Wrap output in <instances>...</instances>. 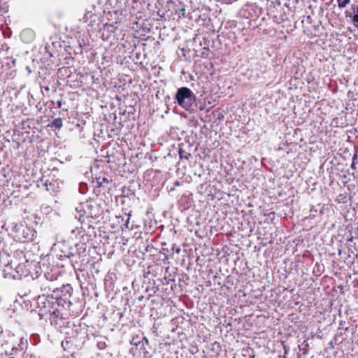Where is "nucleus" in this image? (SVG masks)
Segmentation results:
<instances>
[{"label":"nucleus","instance_id":"nucleus-1","mask_svg":"<svg viewBox=\"0 0 358 358\" xmlns=\"http://www.w3.org/2000/svg\"><path fill=\"white\" fill-rule=\"evenodd\" d=\"M76 217L82 224V229L84 228V226L88 228L92 227L94 223L92 220L99 218L103 213L101 204L94 201H87L78 203L76 207Z\"/></svg>","mask_w":358,"mask_h":358},{"label":"nucleus","instance_id":"nucleus-2","mask_svg":"<svg viewBox=\"0 0 358 358\" xmlns=\"http://www.w3.org/2000/svg\"><path fill=\"white\" fill-rule=\"evenodd\" d=\"M166 252L164 253V257L168 260V264H170L166 268L165 280L166 285H170V288L175 293L178 288V285L176 282L178 274V261L179 259V246L176 243L173 244L171 249H164Z\"/></svg>","mask_w":358,"mask_h":358},{"label":"nucleus","instance_id":"nucleus-3","mask_svg":"<svg viewBox=\"0 0 358 358\" xmlns=\"http://www.w3.org/2000/svg\"><path fill=\"white\" fill-rule=\"evenodd\" d=\"M55 296L53 294H48V296H38V307L39 308V315H45L52 311L55 308Z\"/></svg>","mask_w":358,"mask_h":358},{"label":"nucleus","instance_id":"nucleus-4","mask_svg":"<svg viewBox=\"0 0 358 358\" xmlns=\"http://www.w3.org/2000/svg\"><path fill=\"white\" fill-rule=\"evenodd\" d=\"M177 3H179V0H168L166 3V15L169 18V26L173 27V29H176L174 24L179 21V13H178L179 8Z\"/></svg>","mask_w":358,"mask_h":358},{"label":"nucleus","instance_id":"nucleus-5","mask_svg":"<svg viewBox=\"0 0 358 358\" xmlns=\"http://www.w3.org/2000/svg\"><path fill=\"white\" fill-rule=\"evenodd\" d=\"M194 103L192 91L187 87H180V106L189 110Z\"/></svg>","mask_w":358,"mask_h":358},{"label":"nucleus","instance_id":"nucleus-6","mask_svg":"<svg viewBox=\"0 0 358 358\" xmlns=\"http://www.w3.org/2000/svg\"><path fill=\"white\" fill-rule=\"evenodd\" d=\"M83 20L85 22L88 23L93 29H97L100 24V17L93 12L92 10H87L84 15Z\"/></svg>","mask_w":358,"mask_h":358},{"label":"nucleus","instance_id":"nucleus-7","mask_svg":"<svg viewBox=\"0 0 358 358\" xmlns=\"http://www.w3.org/2000/svg\"><path fill=\"white\" fill-rule=\"evenodd\" d=\"M96 186L94 188V192L99 194L101 193L104 194L105 190L109 189L110 187L108 185L110 184V180L105 177H96Z\"/></svg>","mask_w":358,"mask_h":358},{"label":"nucleus","instance_id":"nucleus-8","mask_svg":"<svg viewBox=\"0 0 358 358\" xmlns=\"http://www.w3.org/2000/svg\"><path fill=\"white\" fill-rule=\"evenodd\" d=\"M62 252L63 253V255H60L59 259H62L63 257L69 259L71 266L73 267L74 269H76V265L78 264L81 256L73 251H70L66 253L64 252V251H62Z\"/></svg>","mask_w":358,"mask_h":358},{"label":"nucleus","instance_id":"nucleus-9","mask_svg":"<svg viewBox=\"0 0 358 358\" xmlns=\"http://www.w3.org/2000/svg\"><path fill=\"white\" fill-rule=\"evenodd\" d=\"M27 341L24 340L23 338H21L20 340V343L17 345H13L11 348V352H6V355L9 356H16L18 354L23 352L24 349L27 348Z\"/></svg>","mask_w":358,"mask_h":358},{"label":"nucleus","instance_id":"nucleus-10","mask_svg":"<svg viewBox=\"0 0 358 358\" xmlns=\"http://www.w3.org/2000/svg\"><path fill=\"white\" fill-rule=\"evenodd\" d=\"M20 38L25 43H29L35 38V32L31 29H25L20 33Z\"/></svg>","mask_w":358,"mask_h":358},{"label":"nucleus","instance_id":"nucleus-11","mask_svg":"<svg viewBox=\"0 0 358 358\" xmlns=\"http://www.w3.org/2000/svg\"><path fill=\"white\" fill-rule=\"evenodd\" d=\"M45 280L41 282V289L43 292V294L41 296H48L49 294V292H55V288L52 287L49 282V278H48L47 275H45Z\"/></svg>","mask_w":358,"mask_h":358},{"label":"nucleus","instance_id":"nucleus-12","mask_svg":"<svg viewBox=\"0 0 358 358\" xmlns=\"http://www.w3.org/2000/svg\"><path fill=\"white\" fill-rule=\"evenodd\" d=\"M159 269L162 268L157 264L149 266L147 268V271H145L143 274L144 278H148V282H150V275L156 276L157 274V270Z\"/></svg>","mask_w":358,"mask_h":358},{"label":"nucleus","instance_id":"nucleus-13","mask_svg":"<svg viewBox=\"0 0 358 358\" xmlns=\"http://www.w3.org/2000/svg\"><path fill=\"white\" fill-rule=\"evenodd\" d=\"M22 234L24 238V242L31 241L34 240V236L36 234V231L28 228L27 227H23Z\"/></svg>","mask_w":358,"mask_h":358},{"label":"nucleus","instance_id":"nucleus-14","mask_svg":"<svg viewBox=\"0 0 358 358\" xmlns=\"http://www.w3.org/2000/svg\"><path fill=\"white\" fill-rule=\"evenodd\" d=\"M156 250H157L155 248L150 247L148 243H145L143 244V245L139 247L138 252L141 254V255H142L141 258L143 259H145V256L146 253H148V252L152 253L153 251H156ZM152 255V254H150V255Z\"/></svg>","mask_w":358,"mask_h":358},{"label":"nucleus","instance_id":"nucleus-15","mask_svg":"<svg viewBox=\"0 0 358 358\" xmlns=\"http://www.w3.org/2000/svg\"><path fill=\"white\" fill-rule=\"evenodd\" d=\"M54 302H55V306H56L57 308L59 306L65 308L66 305H68V307H69L70 305L71 304L70 301H66V299H64L62 296H57V295L55 296Z\"/></svg>","mask_w":358,"mask_h":358},{"label":"nucleus","instance_id":"nucleus-16","mask_svg":"<svg viewBox=\"0 0 358 358\" xmlns=\"http://www.w3.org/2000/svg\"><path fill=\"white\" fill-rule=\"evenodd\" d=\"M48 126L51 128H55V129H60L63 126L62 119L60 117L54 119Z\"/></svg>","mask_w":358,"mask_h":358},{"label":"nucleus","instance_id":"nucleus-17","mask_svg":"<svg viewBox=\"0 0 358 358\" xmlns=\"http://www.w3.org/2000/svg\"><path fill=\"white\" fill-rule=\"evenodd\" d=\"M75 252L81 256L82 253H84L85 252L86 244L85 243H76L75 245Z\"/></svg>","mask_w":358,"mask_h":358},{"label":"nucleus","instance_id":"nucleus-18","mask_svg":"<svg viewBox=\"0 0 358 358\" xmlns=\"http://www.w3.org/2000/svg\"><path fill=\"white\" fill-rule=\"evenodd\" d=\"M72 290V287L69 284L64 285L61 287V292L64 294V296L66 295L71 296Z\"/></svg>","mask_w":358,"mask_h":358},{"label":"nucleus","instance_id":"nucleus-19","mask_svg":"<svg viewBox=\"0 0 358 358\" xmlns=\"http://www.w3.org/2000/svg\"><path fill=\"white\" fill-rule=\"evenodd\" d=\"M176 186H179V181L178 180H176L174 182L173 186H171L170 187H169V185L167 186L169 194L171 196H175V191H176L175 187Z\"/></svg>","mask_w":358,"mask_h":358},{"label":"nucleus","instance_id":"nucleus-20","mask_svg":"<svg viewBox=\"0 0 358 358\" xmlns=\"http://www.w3.org/2000/svg\"><path fill=\"white\" fill-rule=\"evenodd\" d=\"M337 3L338 8L343 9L350 3V0H337Z\"/></svg>","mask_w":358,"mask_h":358},{"label":"nucleus","instance_id":"nucleus-21","mask_svg":"<svg viewBox=\"0 0 358 358\" xmlns=\"http://www.w3.org/2000/svg\"><path fill=\"white\" fill-rule=\"evenodd\" d=\"M41 180V182H42L43 185L46 187V189L48 191H49L50 189L49 186H54V185L52 182H49L48 183V180H44V176L42 177Z\"/></svg>","mask_w":358,"mask_h":358},{"label":"nucleus","instance_id":"nucleus-22","mask_svg":"<svg viewBox=\"0 0 358 358\" xmlns=\"http://www.w3.org/2000/svg\"><path fill=\"white\" fill-rule=\"evenodd\" d=\"M178 318L177 317L173 318L171 320V322L170 324L175 326V327H173L172 330H171L172 331H175L177 329V328L178 327Z\"/></svg>","mask_w":358,"mask_h":358},{"label":"nucleus","instance_id":"nucleus-23","mask_svg":"<svg viewBox=\"0 0 358 358\" xmlns=\"http://www.w3.org/2000/svg\"><path fill=\"white\" fill-rule=\"evenodd\" d=\"M353 24L358 27V6L357 7V13L352 16Z\"/></svg>","mask_w":358,"mask_h":358},{"label":"nucleus","instance_id":"nucleus-24","mask_svg":"<svg viewBox=\"0 0 358 358\" xmlns=\"http://www.w3.org/2000/svg\"><path fill=\"white\" fill-rule=\"evenodd\" d=\"M50 314L55 317H58L59 316V310H58V308L55 306V308H52V311L50 312Z\"/></svg>","mask_w":358,"mask_h":358},{"label":"nucleus","instance_id":"nucleus-25","mask_svg":"<svg viewBox=\"0 0 358 358\" xmlns=\"http://www.w3.org/2000/svg\"><path fill=\"white\" fill-rule=\"evenodd\" d=\"M79 191L80 193L82 194H85L87 191V185L83 183V184H80V188H79Z\"/></svg>","mask_w":358,"mask_h":358},{"label":"nucleus","instance_id":"nucleus-26","mask_svg":"<svg viewBox=\"0 0 358 358\" xmlns=\"http://www.w3.org/2000/svg\"><path fill=\"white\" fill-rule=\"evenodd\" d=\"M357 158V154H355L352 158V162L351 164V168L354 170H357V166H356V163H355Z\"/></svg>","mask_w":358,"mask_h":358},{"label":"nucleus","instance_id":"nucleus-27","mask_svg":"<svg viewBox=\"0 0 358 358\" xmlns=\"http://www.w3.org/2000/svg\"><path fill=\"white\" fill-rule=\"evenodd\" d=\"M97 346L99 349H103L106 347V344L103 342H98Z\"/></svg>","mask_w":358,"mask_h":358},{"label":"nucleus","instance_id":"nucleus-28","mask_svg":"<svg viewBox=\"0 0 358 358\" xmlns=\"http://www.w3.org/2000/svg\"><path fill=\"white\" fill-rule=\"evenodd\" d=\"M175 99L179 103V89L177 90L176 94H175Z\"/></svg>","mask_w":358,"mask_h":358},{"label":"nucleus","instance_id":"nucleus-29","mask_svg":"<svg viewBox=\"0 0 358 358\" xmlns=\"http://www.w3.org/2000/svg\"><path fill=\"white\" fill-rule=\"evenodd\" d=\"M48 275V278H49V282L54 280L55 278L54 277V275H51L50 273L46 274Z\"/></svg>","mask_w":358,"mask_h":358},{"label":"nucleus","instance_id":"nucleus-30","mask_svg":"<svg viewBox=\"0 0 358 358\" xmlns=\"http://www.w3.org/2000/svg\"><path fill=\"white\" fill-rule=\"evenodd\" d=\"M174 134H176V129L171 128V135H173Z\"/></svg>","mask_w":358,"mask_h":358},{"label":"nucleus","instance_id":"nucleus-31","mask_svg":"<svg viewBox=\"0 0 358 358\" xmlns=\"http://www.w3.org/2000/svg\"><path fill=\"white\" fill-rule=\"evenodd\" d=\"M171 303L173 304V307H176V302H175L173 300H171Z\"/></svg>","mask_w":358,"mask_h":358},{"label":"nucleus","instance_id":"nucleus-32","mask_svg":"<svg viewBox=\"0 0 358 358\" xmlns=\"http://www.w3.org/2000/svg\"><path fill=\"white\" fill-rule=\"evenodd\" d=\"M173 112L175 114H178V112H177V106H175L174 108H173Z\"/></svg>","mask_w":358,"mask_h":358},{"label":"nucleus","instance_id":"nucleus-33","mask_svg":"<svg viewBox=\"0 0 358 358\" xmlns=\"http://www.w3.org/2000/svg\"><path fill=\"white\" fill-rule=\"evenodd\" d=\"M45 91L48 92L50 90V88L48 86L43 87Z\"/></svg>","mask_w":358,"mask_h":358},{"label":"nucleus","instance_id":"nucleus-34","mask_svg":"<svg viewBox=\"0 0 358 358\" xmlns=\"http://www.w3.org/2000/svg\"><path fill=\"white\" fill-rule=\"evenodd\" d=\"M185 105H189L188 99H185Z\"/></svg>","mask_w":358,"mask_h":358},{"label":"nucleus","instance_id":"nucleus-35","mask_svg":"<svg viewBox=\"0 0 358 358\" xmlns=\"http://www.w3.org/2000/svg\"><path fill=\"white\" fill-rule=\"evenodd\" d=\"M26 69H27V70L28 71L29 73L31 72V69H30V68L29 66H27Z\"/></svg>","mask_w":358,"mask_h":358},{"label":"nucleus","instance_id":"nucleus-36","mask_svg":"<svg viewBox=\"0 0 358 358\" xmlns=\"http://www.w3.org/2000/svg\"><path fill=\"white\" fill-rule=\"evenodd\" d=\"M61 106H62V103H61V101H58V106H59V107H61Z\"/></svg>","mask_w":358,"mask_h":358},{"label":"nucleus","instance_id":"nucleus-37","mask_svg":"<svg viewBox=\"0 0 358 358\" xmlns=\"http://www.w3.org/2000/svg\"><path fill=\"white\" fill-rule=\"evenodd\" d=\"M180 158H182V150H180Z\"/></svg>","mask_w":358,"mask_h":358},{"label":"nucleus","instance_id":"nucleus-38","mask_svg":"<svg viewBox=\"0 0 358 358\" xmlns=\"http://www.w3.org/2000/svg\"><path fill=\"white\" fill-rule=\"evenodd\" d=\"M170 110L169 107L168 106L167 107V110H166V113H168V110Z\"/></svg>","mask_w":358,"mask_h":358},{"label":"nucleus","instance_id":"nucleus-39","mask_svg":"<svg viewBox=\"0 0 358 358\" xmlns=\"http://www.w3.org/2000/svg\"><path fill=\"white\" fill-rule=\"evenodd\" d=\"M177 355H178V353H177V352H176V353H175L176 358H178Z\"/></svg>","mask_w":358,"mask_h":358},{"label":"nucleus","instance_id":"nucleus-40","mask_svg":"<svg viewBox=\"0 0 358 358\" xmlns=\"http://www.w3.org/2000/svg\"><path fill=\"white\" fill-rule=\"evenodd\" d=\"M185 9L184 8H180V11H184Z\"/></svg>","mask_w":358,"mask_h":358},{"label":"nucleus","instance_id":"nucleus-41","mask_svg":"<svg viewBox=\"0 0 358 358\" xmlns=\"http://www.w3.org/2000/svg\"><path fill=\"white\" fill-rule=\"evenodd\" d=\"M92 10H94V8H94V6H92Z\"/></svg>","mask_w":358,"mask_h":358},{"label":"nucleus","instance_id":"nucleus-42","mask_svg":"<svg viewBox=\"0 0 358 358\" xmlns=\"http://www.w3.org/2000/svg\"><path fill=\"white\" fill-rule=\"evenodd\" d=\"M179 171V168H177L176 169V172H178Z\"/></svg>","mask_w":358,"mask_h":358},{"label":"nucleus","instance_id":"nucleus-43","mask_svg":"<svg viewBox=\"0 0 358 358\" xmlns=\"http://www.w3.org/2000/svg\"><path fill=\"white\" fill-rule=\"evenodd\" d=\"M171 358H173V357H171Z\"/></svg>","mask_w":358,"mask_h":358}]
</instances>
